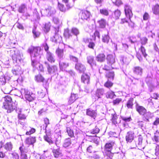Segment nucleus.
Here are the masks:
<instances>
[{
    "mask_svg": "<svg viewBox=\"0 0 159 159\" xmlns=\"http://www.w3.org/2000/svg\"><path fill=\"white\" fill-rule=\"evenodd\" d=\"M32 33L33 34V37L34 38H38L40 34V33L36 30V27H34L33 28Z\"/></svg>",
    "mask_w": 159,
    "mask_h": 159,
    "instance_id": "obj_36",
    "label": "nucleus"
},
{
    "mask_svg": "<svg viewBox=\"0 0 159 159\" xmlns=\"http://www.w3.org/2000/svg\"><path fill=\"white\" fill-rule=\"evenodd\" d=\"M35 80L38 82H43L44 79L41 75L39 74L35 76Z\"/></svg>",
    "mask_w": 159,
    "mask_h": 159,
    "instance_id": "obj_35",
    "label": "nucleus"
},
{
    "mask_svg": "<svg viewBox=\"0 0 159 159\" xmlns=\"http://www.w3.org/2000/svg\"><path fill=\"white\" fill-rule=\"evenodd\" d=\"M21 153L26 154L29 152L28 148H24L23 146L20 147L19 148Z\"/></svg>",
    "mask_w": 159,
    "mask_h": 159,
    "instance_id": "obj_49",
    "label": "nucleus"
},
{
    "mask_svg": "<svg viewBox=\"0 0 159 159\" xmlns=\"http://www.w3.org/2000/svg\"><path fill=\"white\" fill-rule=\"evenodd\" d=\"M87 62L92 66L94 64V57L92 56H89L87 57Z\"/></svg>",
    "mask_w": 159,
    "mask_h": 159,
    "instance_id": "obj_30",
    "label": "nucleus"
},
{
    "mask_svg": "<svg viewBox=\"0 0 159 159\" xmlns=\"http://www.w3.org/2000/svg\"><path fill=\"white\" fill-rule=\"evenodd\" d=\"M5 90H6V91H8L11 94L15 96H20V94H21V91H20V90L16 89L12 90H11V89L9 90H8V89H6Z\"/></svg>",
    "mask_w": 159,
    "mask_h": 159,
    "instance_id": "obj_21",
    "label": "nucleus"
},
{
    "mask_svg": "<svg viewBox=\"0 0 159 159\" xmlns=\"http://www.w3.org/2000/svg\"><path fill=\"white\" fill-rule=\"evenodd\" d=\"M11 55L14 63L18 64L21 63L23 61V54L18 49H14L11 51Z\"/></svg>",
    "mask_w": 159,
    "mask_h": 159,
    "instance_id": "obj_3",
    "label": "nucleus"
},
{
    "mask_svg": "<svg viewBox=\"0 0 159 159\" xmlns=\"http://www.w3.org/2000/svg\"><path fill=\"white\" fill-rule=\"evenodd\" d=\"M96 59L98 61H103L105 59V55L103 53L100 54L97 56Z\"/></svg>",
    "mask_w": 159,
    "mask_h": 159,
    "instance_id": "obj_29",
    "label": "nucleus"
},
{
    "mask_svg": "<svg viewBox=\"0 0 159 159\" xmlns=\"http://www.w3.org/2000/svg\"><path fill=\"white\" fill-rule=\"evenodd\" d=\"M61 135H59L58 137L57 138H56V139L55 140V143L56 145L57 146L58 144L59 143H61Z\"/></svg>",
    "mask_w": 159,
    "mask_h": 159,
    "instance_id": "obj_57",
    "label": "nucleus"
},
{
    "mask_svg": "<svg viewBox=\"0 0 159 159\" xmlns=\"http://www.w3.org/2000/svg\"><path fill=\"white\" fill-rule=\"evenodd\" d=\"M27 9L26 5L25 4H22L19 7L18 11L20 13H24Z\"/></svg>",
    "mask_w": 159,
    "mask_h": 159,
    "instance_id": "obj_27",
    "label": "nucleus"
},
{
    "mask_svg": "<svg viewBox=\"0 0 159 159\" xmlns=\"http://www.w3.org/2000/svg\"><path fill=\"white\" fill-rule=\"evenodd\" d=\"M65 48V45L61 43L58 48L56 49V53L59 59H62L64 56V50Z\"/></svg>",
    "mask_w": 159,
    "mask_h": 159,
    "instance_id": "obj_7",
    "label": "nucleus"
},
{
    "mask_svg": "<svg viewBox=\"0 0 159 159\" xmlns=\"http://www.w3.org/2000/svg\"><path fill=\"white\" fill-rule=\"evenodd\" d=\"M64 35L66 38H69L72 36V35L68 29L65 30Z\"/></svg>",
    "mask_w": 159,
    "mask_h": 159,
    "instance_id": "obj_42",
    "label": "nucleus"
},
{
    "mask_svg": "<svg viewBox=\"0 0 159 159\" xmlns=\"http://www.w3.org/2000/svg\"><path fill=\"white\" fill-rule=\"evenodd\" d=\"M148 40V39L146 37H144L141 38L140 42L142 45H145L147 43Z\"/></svg>",
    "mask_w": 159,
    "mask_h": 159,
    "instance_id": "obj_53",
    "label": "nucleus"
},
{
    "mask_svg": "<svg viewBox=\"0 0 159 159\" xmlns=\"http://www.w3.org/2000/svg\"><path fill=\"white\" fill-rule=\"evenodd\" d=\"M16 27L19 29L22 30H23L24 29V28L22 25L19 22H16Z\"/></svg>",
    "mask_w": 159,
    "mask_h": 159,
    "instance_id": "obj_62",
    "label": "nucleus"
},
{
    "mask_svg": "<svg viewBox=\"0 0 159 159\" xmlns=\"http://www.w3.org/2000/svg\"><path fill=\"white\" fill-rule=\"evenodd\" d=\"M21 94L24 95L26 99L29 102L32 101L35 98L34 94L30 93L27 89H22L21 90Z\"/></svg>",
    "mask_w": 159,
    "mask_h": 159,
    "instance_id": "obj_6",
    "label": "nucleus"
},
{
    "mask_svg": "<svg viewBox=\"0 0 159 159\" xmlns=\"http://www.w3.org/2000/svg\"><path fill=\"white\" fill-rule=\"evenodd\" d=\"M71 144V139L70 138H67L65 139L63 143V146L65 148H69Z\"/></svg>",
    "mask_w": 159,
    "mask_h": 159,
    "instance_id": "obj_24",
    "label": "nucleus"
},
{
    "mask_svg": "<svg viewBox=\"0 0 159 159\" xmlns=\"http://www.w3.org/2000/svg\"><path fill=\"white\" fill-rule=\"evenodd\" d=\"M121 12L120 10L117 9L115 11L113 15V17L116 19H118L120 16Z\"/></svg>",
    "mask_w": 159,
    "mask_h": 159,
    "instance_id": "obj_40",
    "label": "nucleus"
},
{
    "mask_svg": "<svg viewBox=\"0 0 159 159\" xmlns=\"http://www.w3.org/2000/svg\"><path fill=\"white\" fill-rule=\"evenodd\" d=\"M69 57L70 60L75 62H77L78 61V59L76 57L71 55H70Z\"/></svg>",
    "mask_w": 159,
    "mask_h": 159,
    "instance_id": "obj_63",
    "label": "nucleus"
},
{
    "mask_svg": "<svg viewBox=\"0 0 159 159\" xmlns=\"http://www.w3.org/2000/svg\"><path fill=\"white\" fill-rule=\"evenodd\" d=\"M136 111L140 115L143 116L147 120L152 116V113L149 111H147L146 109L143 107L140 106L138 104L136 106Z\"/></svg>",
    "mask_w": 159,
    "mask_h": 159,
    "instance_id": "obj_4",
    "label": "nucleus"
},
{
    "mask_svg": "<svg viewBox=\"0 0 159 159\" xmlns=\"http://www.w3.org/2000/svg\"><path fill=\"white\" fill-rule=\"evenodd\" d=\"M115 142L113 141L108 142L106 143L105 146V149L107 151H111L112 147L114 145Z\"/></svg>",
    "mask_w": 159,
    "mask_h": 159,
    "instance_id": "obj_18",
    "label": "nucleus"
},
{
    "mask_svg": "<svg viewBox=\"0 0 159 159\" xmlns=\"http://www.w3.org/2000/svg\"><path fill=\"white\" fill-rule=\"evenodd\" d=\"M36 142L35 137H30L26 139L25 143L27 144H33Z\"/></svg>",
    "mask_w": 159,
    "mask_h": 159,
    "instance_id": "obj_23",
    "label": "nucleus"
},
{
    "mask_svg": "<svg viewBox=\"0 0 159 159\" xmlns=\"http://www.w3.org/2000/svg\"><path fill=\"white\" fill-rule=\"evenodd\" d=\"M86 113L87 115L94 119L97 115L96 111L93 110L91 108L86 109Z\"/></svg>",
    "mask_w": 159,
    "mask_h": 159,
    "instance_id": "obj_15",
    "label": "nucleus"
},
{
    "mask_svg": "<svg viewBox=\"0 0 159 159\" xmlns=\"http://www.w3.org/2000/svg\"><path fill=\"white\" fill-rule=\"evenodd\" d=\"M139 50L142 52L143 56L145 57L147 56V54L146 53V50L145 48L142 45H141Z\"/></svg>",
    "mask_w": 159,
    "mask_h": 159,
    "instance_id": "obj_52",
    "label": "nucleus"
},
{
    "mask_svg": "<svg viewBox=\"0 0 159 159\" xmlns=\"http://www.w3.org/2000/svg\"><path fill=\"white\" fill-rule=\"evenodd\" d=\"M106 59L107 63L109 65H113L115 62V57L112 55L109 54L107 55Z\"/></svg>",
    "mask_w": 159,
    "mask_h": 159,
    "instance_id": "obj_17",
    "label": "nucleus"
},
{
    "mask_svg": "<svg viewBox=\"0 0 159 159\" xmlns=\"http://www.w3.org/2000/svg\"><path fill=\"white\" fill-rule=\"evenodd\" d=\"M106 76L108 78L113 80L114 76V72L113 71L108 72L106 73Z\"/></svg>",
    "mask_w": 159,
    "mask_h": 159,
    "instance_id": "obj_46",
    "label": "nucleus"
},
{
    "mask_svg": "<svg viewBox=\"0 0 159 159\" xmlns=\"http://www.w3.org/2000/svg\"><path fill=\"white\" fill-rule=\"evenodd\" d=\"M50 26L51 24L50 22L45 24L43 28V30L46 33L48 32L49 31Z\"/></svg>",
    "mask_w": 159,
    "mask_h": 159,
    "instance_id": "obj_41",
    "label": "nucleus"
},
{
    "mask_svg": "<svg viewBox=\"0 0 159 159\" xmlns=\"http://www.w3.org/2000/svg\"><path fill=\"white\" fill-rule=\"evenodd\" d=\"M110 39L108 34H105L102 36V41L103 42L108 43Z\"/></svg>",
    "mask_w": 159,
    "mask_h": 159,
    "instance_id": "obj_39",
    "label": "nucleus"
},
{
    "mask_svg": "<svg viewBox=\"0 0 159 159\" xmlns=\"http://www.w3.org/2000/svg\"><path fill=\"white\" fill-rule=\"evenodd\" d=\"M113 85V83L109 81V80L104 84V86L108 89H110Z\"/></svg>",
    "mask_w": 159,
    "mask_h": 159,
    "instance_id": "obj_47",
    "label": "nucleus"
},
{
    "mask_svg": "<svg viewBox=\"0 0 159 159\" xmlns=\"http://www.w3.org/2000/svg\"><path fill=\"white\" fill-rule=\"evenodd\" d=\"M26 130L27 131L26 132V134L30 135L33 134L35 131V129L34 128L28 127V129H27Z\"/></svg>",
    "mask_w": 159,
    "mask_h": 159,
    "instance_id": "obj_44",
    "label": "nucleus"
},
{
    "mask_svg": "<svg viewBox=\"0 0 159 159\" xmlns=\"http://www.w3.org/2000/svg\"><path fill=\"white\" fill-rule=\"evenodd\" d=\"M125 11L126 16L130 20L131 17L133 16L131 7L128 4L125 5Z\"/></svg>",
    "mask_w": 159,
    "mask_h": 159,
    "instance_id": "obj_9",
    "label": "nucleus"
},
{
    "mask_svg": "<svg viewBox=\"0 0 159 159\" xmlns=\"http://www.w3.org/2000/svg\"><path fill=\"white\" fill-rule=\"evenodd\" d=\"M62 37L58 33V31H55V35L51 38L52 42L56 43H60L62 40Z\"/></svg>",
    "mask_w": 159,
    "mask_h": 159,
    "instance_id": "obj_11",
    "label": "nucleus"
},
{
    "mask_svg": "<svg viewBox=\"0 0 159 159\" xmlns=\"http://www.w3.org/2000/svg\"><path fill=\"white\" fill-rule=\"evenodd\" d=\"M120 62L122 65L124 64H128L129 60L127 58L124 57H121L120 59Z\"/></svg>",
    "mask_w": 159,
    "mask_h": 159,
    "instance_id": "obj_37",
    "label": "nucleus"
},
{
    "mask_svg": "<svg viewBox=\"0 0 159 159\" xmlns=\"http://www.w3.org/2000/svg\"><path fill=\"white\" fill-rule=\"evenodd\" d=\"M16 111L18 113V118L21 120L24 119L26 118L25 116L23 114H21L20 112L21 111V109H16Z\"/></svg>",
    "mask_w": 159,
    "mask_h": 159,
    "instance_id": "obj_32",
    "label": "nucleus"
},
{
    "mask_svg": "<svg viewBox=\"0 0 159 159\" xmlns=\"http://www.w3.org/2000/svg\"><path fill=\"white\" fill-rule=\"evenodd\" d=\"M80 15L82 20H87L90 16V13L88 11L84 10L80 13Z\"/></svg>",
    "mask_w": 159,
    "mask_h": 159,
    "instance_id": "obj_10",
    "label": "nucleus"
},
{
    "mask_svg": "<svg viewBox=\"0 0 159 159\" xmlns=\"http://www.w3.org/2000/svg\"><path fill=\"white\" fill-rule=\"evenodd\" d=\"M100 130L98 128L96 127L95 128L92 129L91 131V134H96L99 133Z\"/></svg>",
    "mask_w": 159,
    "mask_h": 159,
    "instance_id": "obj_59",
    "label": "nucleus"
},
{
    "mask_svg": "<svg viewBox=\"0 0 159 159\" xmlns=\"http://www.w3.org/2000/svg\"><path fill=\"white\" fill-rule=\"evenodd\" d=\"M152 10L153 14L156 15H159V4H156L152 7Z\"/></svg>",
    "mask_w": 159,
    "mask_h": 159,
    "instance_id": "obj_20",
    "label": "nucleus"
},
{
    "mask_svg": "<svg viewBox=\"0 0 159 159\" xmlns=\"http://www.w3.org/2000/svg\"><path fill=\"white\" fill-rule=\"evenodd\" d=\"M48 71L49 74H55L57 72V67L56 66H50L48 64L47 66Z\"/></svg>",
    "mask_w": 159,
    "mask_h": 159,
    "instance_id": "obj_14",
    "label": "nucleus"
},
{
    "mask_svg": "<svg viewBox=\"0 0 159 159\" xmlns=\"http://www.w3.org/2000/svg\"><path fill=\"white\" fill-rule=\"evenodd\" d=\"M117 118V117L116 115H114L113 116L112 118V122L113 124L116 125H116L117 123V122L116 121V120Z\"/></svg>",
    "mask_w": 159,
    "mask_h": 159,
    "instance_id": "obj_61",
    "label": "nucleus"
},
{
    "mask_svg": "<svg viewBox=\"0 0 159 159\" xmlns=\"http://www.w3.org/2000/svg\"><path fill=\"white\" fill-rule=\"evenodd\" d=\"M100 12L101 14L105 16H107L108 14V11L106 9H102L100 10Z\"/></svg>",
    "mask_w": 159,
    "mask_h": 159,
    "instance_id": "obj_60",
    "label": "nucleus"
},
{
    "mask_svg": "<svg viewBox=\"0 0 159 159\" xmlns=\"http://www.w3.org/2000/svg\"><path fill=\"white\" fill-rule=\"evenodd\" d=\"M47 60L51 63H54L55 61L54 55L49 52H47L46 56Z\"/></svg>",
    "mask_w": 159,
    "mask_h": 159,
    "instance_id": "obj_16",
    "label": "nucleus"
},
{
    "mask_svg": "<svg viewBox=\"0 0 159 159\" xmlns=\"http://www.w3.org/2000/svg\"><path fill=\"white\" fill-rule=\"evenodd\" d=\"M101 154L100 152L94 151L92 157L94 159H99L101 157Z\"/></svg>",
    "mask_w": 159,
    "mask_h": 159,
    "instance_id": "obj_33",
    "label": "nucleus"
},
{
    "mask_svg": "<svg viewBox=\"0 0 159 159\" xmlns=\"http://www.w3.org/2000/svg\"><path fill=\"white\" fill-rule=\"evenodd\" d=\"M52 152L53 156L56 158H58L62 156V154L60 148L54 149Z\"/></svg>",
    "mask_w": 159,
    "mask_h": 159,
    "instance_id": "obj_22",
    "label": "nucleus"
},
{
    "mask_svg": "<svg viewBox=\"0 0 159 159\" xmlns=\"http://www.w3.org/2000/svg\"><path fill=\"white\" fill-rule=\"evenodd\" d=\"M42 15L47 16H52L56 13L55 8L50 6H48L44 10L41 11Z\"/></svg>",
    "mask_w": 159,
    "mask_h": 159,
    "instance_id": "obj_5",
    "label": "nucleus"
},
{
    "mask_svg": "<svg viewBox=\"0 0 159 159\" xmlns=\"http://www.w3.org/2000/svg\"><path fill=\"white\" fill-rule=\"evenodd\" d=\"M13 74L15 75H20L23 73L21 68L19 65H16L14 66L12 70Z\"/></svg>",
    "mask_w": 159,
    "mask_h": 159,
    "instance_id": "obj_13",
    "label": "nucleus"
},
{
    "mask_svg": "<svg viewBox=\"0 0 159 159\" xmlns=\"http://www.w3.org/2000/svg\"><path fill=\"white\" fill-rule=\"evenodd\" d=\"M41 48L39 47H31L29 48L28 52L30 55L32 61V65L41 72H43V66L36 60V58L39 56Z\"/></svg>",
    "mask_w": 159,
    "mask_h": 159,
    "instance_id": "obj_1",
    "label": "nucleus"
},
{
    "mask_svg": "<svg viewBox=\"0 0 159 159\" xmlns=\"http://www.w3.org/2000/svg\"><path fill=\"white\" fill-rule=\"evenodd\" d=\"M60 69L63 70L69 66V64L68 63L61 62L60 61L59 62Z\"/></svg>",
    "mask_w": 159,
    "mask_h": 159,
    "instance_id": "obj_28",
    "label": "nucleus"
},
{
    "mask_svg": "<svg viewBox=\"0 0 159 159\" xmlns=\"http://www.w3.org/2000/svg\"><path fill=\"white\" fill-rule=\"evenodd\" d=\"M104 93V90L102 89H98L96 92V96L98 98H101L102 96L103 95Z\"/></svg>",
    "mask_w": 159,
    "mask_h": 159,
    "instance_id": "obj_31",
    "label": "nucleus"
},
{
    "mask_svg": "<svg viewBox=\"0 0 159 159\" xmlns=\"http://www.w3.org/2000/svg\"><path fill=\"white\" fill-rule=\"evenodd\" d=\"M154 139L156 142H159V132L157 131L155 133Z\"/></svg>",
    "mask_w": 159,
    "mask_h": 159,
    "instance_id": "obj_56",
    "label": "nucleus"
},
{
    "mask_svg": "<svg viewBox=\"0 0 159 159\" xmlns=\"http://www.w3.org/2000/svg\"><path fill=\"white\" fill-rule=\"evenodd\" d=\"M58 6L60 10L61 11H65V8L62 4H60L59 2H58Z\"/></svg>",
    "mask_w": 159,
    "mask_h": 159,
    "instance_id": "obj_64",
    "label": "nucleus"
},
{
    "mask_svg": "<svg viewBox=\"0 0 159 159\" xmlns=\"http://www.w3.org/2000/svg\"><path fill=\"white\" fill-rule=\"evenodd\" d=\"M81 81L85 84H88L89 82L90 77L86 74H83L81 76Z\"/></svg>",
    "mask_w": 159,
    "mask_h": 159,
    "instance_id": "obj_19",
    "label": "nucleus"
},
{
    "mask_svg": "<svg viewBox=\"0 0 159 159\" xmlns=\"http://www.w3.org/2000/svg\"><path fill=\"white\" fill-rule=\"evenodd\" d=\"M98 23L101 28H103L105 27L106 23L104 19H102L98 21Z\"/></svg>",
    "mask_w": 159,
    "mask_h": 159,
    "instance_id": "obj_50",
    "label": "nucleus"
},
{
    "mask_svg": "<svg viewBox=\"0 0 159 159\" xmlns=\"http://www.w3.org/2000/svg\"><path fill=\"white\" fill-rule=\"evenodd\" d=\"M4 148L7 151H10L12 148V145L11 142L7 143L4 146Z\"/></svg>",
    "mask_w": 159,
    "mask_h": 159,
    "instance_id": "obj_38",
    "label": "nucleus"
},
{
    "mask_svg": "<svg viewBox=\"0 0 159 159\" xmlns=\"http://www.w3.org/2000/svg\"><path fill=\"white\" fill-rule=\"evenodd\" d=\"M66 131L68 133V135L72 137L74 136V133L73 130H71L70 128L67 127L66 128Z\"/></svg>",
    "mask_w": 159,
    "mask_h": 159,
    "instance_id": "obj_51",
    "label": "nucleus"
},
{
    "mask_svg": "<svg viewBox=\"0 0 159 159\" xmlns=\"http://www.w3.org/2000/svg\"><path fill=\"white\" fill-rule=\"evenodd\" d=\"M77 98L76 97V94H71L69 101L70 102L72 103Z\"/></svg>",
    "mask_w": 159,
    "mask_h": 159,
    "instance_id": "obj_55",
    "label": "nucleus"
},
{
    "mask_svg": "<svg viewBox=\"0 0 159 159\" xmlns=\"http://www.w3.org/2000/svg\"><path fill=\"white\" fill-rule=\"evenodd\" d=\"M43 138L45 140L48 142L49 144H52L54 143V142L51 139L50 137L48 136L47 134L44 136Z\"/></svg>",
    "mask_w": 159,
    "mask_h": 159,
    "instance_id": "obj_43",
    "label": "nucleus"
},
{
    "mask_svg": "<svg viewBox=\"0 0 159 159\" xmlns=\"http://www.w3.org/2000/svg\"><path fill=\"white\" fill-rule=\"evenodd\" d=\"M134 133L133 131L127 132L125 136V140L127 143H131L134 139Z\"/></svg>",
    "mask_w": 159,
    "mask_h": 159,
    "instance_id": "obj_8",
    "label": "nucleus"
},
{
    "mask_svg": "<svg viewBox=\"0 0 159 159\" xmlns=\"http://www.w3.org/2000/svg\"><path fill=\"white\" fill-rule=\"evenodd\" d=\"M0 82L2 85H4L6 82V79L4 76L2 75L0 77Z\"/></svg>",
    "mask_w": 159,
    "mask_h": 159,
    "instance_id": "obj_54",
    "label": "nucleus"
},
{
    "mask_svg": "<svg viewBox=\"0 0 159 159\" xmlns=\"http://www.w3.org/2000/svg\"><path fill=\"white\" fill-rule=\"evenodd\" d=\"M106 96L107 98H113L114 96H116L114 93L112 91H109L106 93Z\"/></svg>",
    "mask_w": 159,
    "mask_h": 159,
    "instance_id": "obj_34",
    "label": "nucleus"
},
{
    "mask_svg": "<svg viewBox=\"0 0 159 159\" xmlns=\"http://www.w3.org/2000/svg\"><path fill=\"white\" fill-rule=\"evenodd\" d=\"M122 101V99L120 98H117L116 99L114 100L113 101V104L114 105H118Z\"/></svg>",
    "mask_w": 159,
    "mask_h": 159,
    "instance_id": "obj_48",
    "label": "nucleus"
},
{
    "mask_svg": "<svg viewBox=\"0 0 159 159\" xmlns=\"http://www.w3.org/2000/svg\"><path fill=\"white\" fill-rule=\"evenodd\" d=\"M76 69L80 73H83L86 70V68L85 66L82 64L79 63L75 65Z\"/></svg>",
    "mask_w": 159,
    "mask_h": 159,
    "instance_id": "obj_12",
    "label": "nucleus"
},
{
    "mask_svg": "<svg viewBox=\"0 0 159 159\" xmlns=\"http://www.w3.org/2000/svg\"><path fill=\"white\" fill-rule=\"evenodd\" d=\"M134 72L135 74L141 76L142 74L143 69L139 66L135 67L134 68Z\"/></svg>",
    "mask_w": 159,
    "mask_h": 159,
    "instance_id": "obj_26",
    "label": "nucleus"
},
{
    "mask_svg": "<svg viewBox=\"0 0 159 159\" xmlns=\"http://www.w3.org/2000/svg\"><path fill=\"white\" fill-rule=\"evenodd\" d=\"M71 32L73 34L75 35L76 36L80 34V32L79 30L77 28L75 27L72 28Z\"/></svg>",
    "mask_w": 159,
    "mask_h": 159,
    "instance_id": "obj_45",
    "label": "nucleus"
},
{
    "mask_svg": "<svg viewBox=\"0 0 159 159\" xmlns=\"http://www.w3.org/2000/svg\"><path fill=\"white\" fill-rule=\"evenodd\" d=\"M3 107L7 110V112L10 113L16 108L17 103L13 102L10 96L7 95L4 98Z\"/></svg>",
    "mask_w": 159,
    "mask_h": 159,
    "instance_id": "obj_2",
    "label": "nucleus"
},
{
    "mask_svg": "<svg viewBox=\"0 0 159 159\" xmlns=\"http://www.w3.org/2000/svg\"><path fill=\"white\" fill-rule=\"evenodd\" d=\"M134 99L133 98H130L127 101L126 104V106L129 109H132Z\"/></svg>",
    "mask_w": 159,
    "mask_h": 159,
    "instance_id": "obj_25",
    "label": "nucleus"
},
{
    "mask_svg": "<svg viewBox=\"0 0 159 159\" xmlns=\"http://www.w3.org/2000/svg\"><path fill=\"white\" fill-rule=\"evenodd\" d=\"M96 37H97L98 39L100 38L99 33L98 31H96L94 33L93 35L92 36V39L95 40Z\"/></svg>",
    "mask_w": 159,
    "mask_h": 159,
    "instance_id": "obj_58",
    "label": "nucleus"
}]
</instances>
